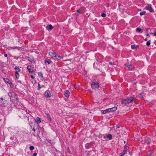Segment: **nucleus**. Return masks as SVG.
I'll list each match as a JSON object with an SVG mask.
<instances>
[{"instance_id":"obj_50","label":"nucleus","mask_w":156,"mask_h":156,"mask_svg":"<svg viewBox=\"0 0 156 156\" xmlns=\"http://www.w3.org/2000/svg\"><path fill=\"white\" fill-rule=\"evenodd\" d=\"M95 63H94V64H93V65H94H94H95Z\"/></svg>"},{"instance_id":"obj_35","label":"nucleus","mask_w":156,"mask_h":156,"mask_svg":"<svg viewBox=\"0 0 156 156\" xmlns=\"http://www.w3.org/2000/svg\"><path fill=\"white\" fill-rule=\"evenodd\" d=\"M138 95L140 96H139V97H141V98H143V95H142L141 94H139V95Z\"/></svg>"},{"instance_id":"obj_53","label":"nucleus","mask_w":156,"mask_h":156,"mask_svg":"<svg viewBox=\"0 0 156 156\" xmlns=\"http://www.w3.org/2000/svg\"><path fill=\"white\" fill-rule=\"evenodd\" d=\"M155 90L156 91V90Z\"/></svg>"},{"instance_id":"obj_3","label":"nucleus","mask_w":156,"mask_h":156,"mask_svg":"<svg viewBox=\"0 0 156 156\" xmlns=\"http://www.w3.org/2000/svg\"><path fill=\"white\" fill-rule=\"evenodd\" d=\"M125 68L127 70H132L133 69L134 67L131 65L126 64L125 65Z\"/></svg>"},{"instance_id":"obj_32","label":"nucleus","mask_w":156,"mask_h":156,"mask_svg":"<svg viewBox=\"0 0 156 156\" xmlns=\"http://www.w3.org/2000/svg\"><path fill=\"white\" fill-rule=\"evenodd\" d=\"M101 16L102 17H105L106 16V14L105 13H102L101 14Z\"/></svg>"},{"instance_id":"obj_42","label":"nucleus","mask_w":156,"mask_h":156,"mask_svg":"<svg viewBox=\"0 0 156 156\" xmlns=\"http://www.w3.org/2000/svg\"><path fill=\"white\" fill-rule=\"evenodd\" d=\"M114 128V126H113L112 127H111V129H112V128Z\"/></svg>"},{"instance_id":"obj_19","label":"nucleus","mask_w":156,"mask_h":156,"mask_svg":"<svg viewBox=\"0 0 156 156\" xmlns=\"http://www.w3.org/2000/svg\"><path fill=\"white\" fill-rule=\"evenodd\" d=\"M36 122L38 123L41 122V118L39 117H37L36 119Z\"/></svg>"},{"instance_id":"obj_9","label":"nucleus","mask_w":156,"mask_h":156,"mask_svg":"<svg viewBox=\"0 0 156 156\" xmlns=\"http://www.w3.org/2000/svg\"><path fill=\"white\" fill-rule=\"evenodd\" d=\"M108 109L109 112H113L117 110V108L116 107H113Z\"/></svg>"},{"instance_id":"obj_26","label":"nucleus","mask_w":156,"mask_h":156,"mask_svg":"<svg viewBox=\"0 0 156 156\" xmlns=\"http://www.w3.org/2000/svg\"><path fill=\"white\" fill-rule=\"evenodd\" d=\"M146 13V12L145 11H143L142 12H141L140 13V16H142V15L145 14Z\"/></svg>"},{"instance_id":"obj_52","label":"nucleus","mask_w":156,"mask_h":156,"mask_svg":"<svg viewBox=\"0 0 156 156\" xmlns=\"http://www.w3.org/2000/svg\"><path fill=\"white\" fill-rule=\"evenodd\" d=\"M38 86H39V84H38Z\"/></svg>"},{"instance_id":"obj_39","label":"nucleus","mask_w":156,"mask_h":156,"mask_svg":"<svg viewBox=\"0 0 156 156\" xmlns=\"http://www.w3.org/2000/svg\"><path fill=\"white\" fill-rule=\"evenodd\" d=\"M31 78H32V79H34V77L32 75H31Z\"/></svg>"},{"instance_id":"obj_44","label":"nucleus","mask_w":156,"mask_h":156,"mask_svg":"<svg viewBox=\"0 0 156 156\" xmlns=\"http://www.w3.org/2000/svg\"><path fill=\"white\" fill-rule=\"evenodd\" d=\"M88 89L87 88H86V90H87V91H88L89 90V89Z\"/></svg>"},{"instance_id":"obj_20","label":"nucleus","mask_w":156,"mask_h":156,"mask_svg":"<svg viewBox=\"0 0 156 156\" xmlns=\"http://www.w3.org/2000/svg\"><path fill=\"white\" fill-rule=\"evenodd\" d=\"M31 66L30 65H29L27 66V69L28 71L30 72H31Z\"/></svg>"},{"instance_id":"obj_23","label":"nucleus","mask_w":156,"mask_h":156,"mask_svg":"<svg viewBox=\"0 0 156 156\" xmlns=\"http://www.w3.org/2000/svg\"><path fill=\"white\" fill-rule=\"evenodd\" d=\"M136 31L137 32H142V30H141V29L140 28H136Z\"/></svg>"},{"instance_id":"obj_37","label":"nucleus","mask_w":156,"mask_h":156,"mask_svg":"<svg viewBox=\"0 0 156 156\" xmlns=\"http://www.w3.org/2000/svg\"><path fill=\"white\" fill-rule=\"evenodd\" d=\"M116 127L117 128H120L119 126L117 125H116Z\"/></svg>"},{"instance_id":"obj_7","label":"nucleus","mask_w":156,"mask_h":156,"mask_svg":"<svg viewBox=\"0 0 156 156\" xmlns=\"http://www.w3.org/2000/svg\"><path fill=\"white\" fill-rule=\"evenodd\" d=\"M44 95L46 98H50L51 96V94L50 91L48 90L45 92Z\"/></svg>"},{"instance_id":"obj_45","label":"nucleus","mask_w":156,"mask_h":156,"mask_svg":"<svg viewBox=\"0 0 156 156\" xmlns=\"http://www.w3.org/2000/svg\"><path fill=\"white\" fill-rule=\"evenodd\" d=\"M147 156H151V154H149Z\"/></svg>"},{"instance_id":"obj_21","label":"nucleus","mask_w":156,"mask_h":156,"mask_svg":"<svg viewBox=\"0 0 156 156\" xmlns=\"http://www.w3.org/2000/svg\"><path fill=\"white\" fill-rule=\"evenodd\" d=\"M15 69L16 70V72H17L18 73L20 72V69L18 67H17V66L15 67Z\"/></svg>"},{"instance_id":"obj_34","label":"nucleus","mask_w":156,"mask_h":156,"mask_svg":"<svg viewBox=\"0 0 156 156\" xmlns=\"http://www.w3.org/2000/svg\"><path fill=\"white\" fill-rule=\"evenodd\" d=\"M154 36H156V29L155 28L154 30Z\"/></svg>"},{"instance_id":"obj_16","label":"nucleus","mask_w":156,"mask_h":156,"mask_svg":"<svg viewBox=\"0 0 156 156\" xmlns=\"http://www.w3.org/2000/svg\"><path fill=\"white\" fill-rule=\"evenodd\" d=\"M51 62L52 61L50 59H48L45 61V63H47L48 64H50Z\"/></svg>"},{"instance_id":"obj_17","label":"nucleus","mask_w":156,"mask_h":156,"mask_svg":"<svg viewBox=\"0 0 156 156\" xmlns=\"http://www.w3.org/2000/svg\"><path fill=\"white\" fill-rule=\"evenodd\" d=\"M126 151L123 150L122 152L120 154V156H124L126 153Z\"/></svg>"},{"instance_id":"obj_41","label":"nucleus","mask_w":156,"mask_h":156,"mask_svg":"<svg viewBox=\"0 0 156 156\" xmlns=\"http://www.w3.org/2000/svg\"><path fill=\"white\" fill-rule=\"evenodd\" d=\"M109 64H111V65H113L112 63V62H109Z\"/></svg>"},{"instance_id":"obj_43","label":"nucleus","mask_w":156,"mask_h":156,"mask_svg":"<svg viewBox=\"0 0 156 156\" xmlns=\"http://www.w3.org/2000/svg\"><path fill=\"white\" fill-rule=\"evenodd\" d=\"M147 38H146L145 39H144V41H147Z\"/></svg>"},{"instance_id":"obj_27","label":"nucleus","mask_w":156,"mask_h":156,"mask_svg":"<svg viewBox=\"0 0 156 156\" xmlns=\"http://www.w3.org/2000/svg\"><path fill=\"white\" fill-rule=\"evenodd\" d=\"M28 59L29 61L32 63H33L34 62V60L33 58H29Z\"/></svg>"},{"instance_id":"obj_11","label":"nucleus","mask_w":156,"mask_h":156,"mask_svg":"<svg viewBox=\"0 0 156 156\" xmlns=\"http://www.w3.org/2000/svg\"><path fill=\"white\" fill-rule=\"evenodd\" d=\"M70 94V92L68 90H67L65 91L64 95L66 98H68Z\"/></svg>"},{"instance_id":"obj_1","label":"nucleus","mask_w":156,"mask_h":156,"mask_svg":"<svg viewBox=\"0 0 156 156\" xmlns=\"http://www.w3.org/2000/svg\"><path fill=\"white\" fill-rule=\"evenodd\" d=\"M134 98L133 97H130L129 98L124 99L121 101V103L122 104L126 105L132 102Z\"/></svg>"},{"instance_id":"obj_33","label":"nucleus","mask_w":156,"mask_h":156,"mask_svg":"<svg viewBox=\"0 0 156 156\" xmlns=\"http://www.w3.org/2000/svg\"><path fill=\"white\" fill-rule=\"evenodd\" d=\"M154 150H152L150 151V153L149 154H151H151H153L154 153Z\"/></svg>"},{"instance_id":"obj_12","label":"nucleus","mask_w":156,"mask_h":156,"mask_svg":"<svg viewBox=\"0 0 156 156\" xmlns=\"http://www.w3.org/2000/svg\"><path fill=\"white\" fill-rule=\"evenodd\" d=\"M46 28L47 30H51L53 29V27L50 24L48 26H46Z\"/></svg>"},{"instance_id":"obj_30","label":"nucleus","mask_w":156,"mask_h":156,"mask_svg":"<svg viewBox=\"0 0 156 156\" xmlns=\"http://www.w3.org/2000/svg\"><path fill=\"white\" fill-rule=\"evenodd\" d=\"M34 149V147L33 146H31L30 147V149L31 150H33Z\"/></svg>"},{"instance_id":"obj_14","label":"nucleus","mask_w":156,"mask_h":156,"mask_svg":"<svg viewBox=\"0 0 156 156\" xmlns=\"http://www.w3.org/2000/svg\"><path fill=\"white\" fill-rule=\"evenodd\" d=\"M38 75L39 77L41 78V79H43V76L41 72H39L38 73Z\"/></svg>"},{"instance_id":"obj_31","label":"nucleus","mask_w":156,"mask_h":156,"mask_svg":"<svg viewBox=\"0 0 156 156\" xmlns=\"http://www.w3.org/2000/svg\"><path fill=\"white\" fill-rule=\"evenodd\" d=\"M128 150V147L127 146H125L124 147V150L125 151H126L127 152Z\"/></svg>"},{"instance_id":"obj_47","label":"nucleus","mask_w":156,"mask_h":156,"mask_svg":"<svg viewBox=\"0 0 156 156\" xmlns=\"http://www.w3.org/2000/svg\"><path fill=\"white\" fill-rule=\"evenodd\" d=\"M117 134H119V132H117Z\"/></svg>"},{"instance_id":"obj_8","label":"nucleus","mask_w":156,"mask_h":156,"mask_svg":"<svg viewBox=\"0 0 156 156\" xmlns=\"http://www.w3.org/2000/svg\"><path fill=\"white\" fill-rule=\"evenodd\" d=\"M151 140L148 137H145V138L144 141L145 143L147 144H149L151 142Z\"/></svg>"},{"instance_id":"obj_5","label":"nucleus","mask_w":156,"mask_h":156,"mask_svg":"<svg viewBox=\"0 0 156 156\" xmlns=\"http://www.w3.org/2000/svg\"><path fill=\"white\" fill-rule=\"evenodd\" d=\"M145 9L148 10L151 12H153L154 11L153 9L151 7V4H148L147 6H146L145 8Z\"/></svg>"},{"instance_id":"obj_38","label":"nucleus","mask_w":156,"mask_h":156,"mask_svg":"<svg viewBox=\"0 0 156 156\" xmlns=\"http://www.w3.org/2000/svg\"><path fill=\"white\" fill-rule=\"evenodd\" d=\"M4 56L5 57H7V54H4Z\"/></svg>"},{"instance_id":"obj_46","label":"nucleus","mask_w":156,"mask_h":156,"mask_svg":"<svg viewBox=\"0 0 156 156\" xmlns=\"http://www.w3.org/2000/svg\"><path fill=\"white\" fill-rule=\"evenodd\" d=\"M104 139H105L106 138V137L105 136H104Z\"/></svg>"},{"instance_id":"obj_25","label":"nucleus","mask_w":156,"mask_h":156,"mask_svg":"<svg viewBox=\"0 0 156 156\" xmlns=\"http://www.w3.org/2000/svg\"><path fill=\"white\" fill-rule=\"evenodd\" d=\"M56 59H58V60H60L63 57H62L60 56H57V57H56Z\"/></svg>"},{"instance_id":"obj_10","label":"nucleus","mask_w":156,"mask_h":156,"mask_svg":"<svg viewBox=\"0 0 156 156\" xmlns=\"http://www.w3.org/2000/svg\"><path fill=\"white\" fill-rule=\"evenodd\" d=\"M49 55L51 57H57V55H56L55 53L54 52H49Z\"/></svg>"},{"instance_id":"obj_6","label":"nucleus","mask_w":156,"mask_h":156,"mask_svg":"<svg viewBox=\"0 0 156 156\" xmlns=\"http://www.w3.org/2000/svg\"><path fill=\"white\" fill-rule=\"evenodd\" d=\"M92 88H98L99 87L98 83L97 81L93 82L91 84Z\"/></svg>"},{"instance_id":"obj_15","label":"nucleus","mask_w":156,"mask_h":156,"mask_svg":"<svg viewBox=\"0 0 156 156\" xmlns=\"http://www.w3.org/2000/svg\"><path fill=\"white\" fill-rule=\"evenodd\" d=\"M4 80L5 82H7L10 84H12V83H11V82H10V81L9 79H4Z\"/></svg>"},{"instance_id":"obj_22","label":"nucleus","mask_w":156,"mask_h":156,"mask_svg":"<svg viewBox=\"0 0 156 156\" xmlns=\"http://www.w3.org/2000/svg\"><path fill=\"white\" fill-rule=\"evenodd\" d=\"M46 115L48 119L51 121V118L50 117V115L48 114H46Z\"/></svg>"},{"instance_id":"obj_13","label":"nucleus","mask_w":156,"mask_h":156,"mask_svg":"<svg viewBox=\"0 0 156 156\" xmlns=\"http://www.w3.org/2000/svg\"><path fill=\"white\" fill-rule=\"evenodd\" d=\"M109 112V111L108 109L105 110H102L101 111V113L102 114H105Z\"/></svg>"},{"instance_id":"obj_48","label":"nucleus","mask_w":156,"mask_h":156,"mask_svg":"<svg viewBox=\"0 0 156 156\" xmlns=\"http://www.w3.org/2000/svg\"><path fill=\"white\" fill-rule=\"evenodd\" d=\"M33 131H34V132H35V129H33Z\"/></svg>"},{"instance_id":"obj_49","label":"nucleus","mask_w":156,"mask_h":156,"mask_svg":"<svg viewBox=\"0 0 156 156\" xmlns=\"http://www.w3.org/2000/svg\"><path fill=\"white\" fill-rule=\"evenodd\" d=\"M126 141H124V143L125 144H126Z\"/></svg>"},{"instance_id":"obj_29","label":"nucleus","mask_w":156,"mask_h":156,"mask_svg":"<svg viewBox=\"0 0 156 156\" xmlns=\"http://www.w3.org/2000/svg\"><path fill=\"white\" fill-rule=\"evenodd\" d=\"M136 46L135 44H134L133 45H132L131 46V48L133 49H135L136 48Z\"/></svg>"},{"instance_id":"obj_2","label":"nucleus","mask_w":156,"mask_h":156,"mask_svg":"<svg viewBox=\"0 0 156 156\" xmlns=\"http://www.w3.org/2000/svg\"><path fill=\"white\" fill-rule=\"evenodd\" d=\"M6 105V101L2 98H1L0 99V106L2 107H5Z\"/></svg>"},{"instance_id":"obj_36","label":"nucleus","mask_w":156,"mask_h":156,"mask_svg":"<svg viewBox=\"0 0 156 156\" xmlns=\"http://www.w3.org/2000/svg\"><path fill=\"white\" fill-rule=\"evenodd\" d=\"M37 155V153H34V154H33V156H36Z\"/></svg>"},{"instance_id":"obj_28","label":"nucleus","mask_w":156,"mask_h":156,"mask_svg":"<svg viewBox=\"0 0 156 156\" xmlns=\"http://www.w3.org/2000/svg\"><path fill=\"white\" fill-rule=\"evenodd\" d=\"M151 44V41L149 40L148 41H147L146 43V45L147 46H149Z\"/></svg>"},{"instance_id":"obj_4","label":"nucleus","mask_w":156,"mask_h":156,"mask_svg":"<svg viewBox=\"0 0 156 156\" xmlns=\"http://www.w3.org/2000/svg\"><path fill=\"white\" fill-rule=\"evenodd\" d=\"M85 10V8L83 7L81 8L79 10H77L76 11V12L75 13V15H78L79 13H83Z\"/></svg>"},{"instance_id":"obj_51","label":"nucleus","mask_w":156,"mask_h":156,"mask_svg":"<svg viewBox=\"0 0 156 156\" xmlns=\"http://www.w3.org/2000/svg\"><path fill=\"white\" fill-rule=\"evenodd\" d=\"M139 10H140V11H141V9H140Z\"/></svg>"},{"instance_id":"obj_40","label":"nucleus","mask_w":156,"mask_h":156,"mask_svg":"<svg viewBox=\"0 0 156 156\" xmlns=\"http://www.w3.org/2000/svg\"><path fill=\"white\" fill-rule=\"evenodd\" d=\"M146 36H149V37H150V35H149V34H146Z\"/></svg>"},{"instance_id":"obj_18","label":"nucleus","mask_w":156,"mask_h":156,"mask_svg":"<svg viewBox=\"0 0 156 156\" xmlns=\"http://www.w3.org/2000/svg\"><path fill=\"white\" fill-rule=\"evenodd\" d=\"M106 137L109 140H111L112 138V136L111 134H109L107 135Z\"/></svg>"},{"instance_id":"obj_24","label":"nucleus","mask_w":156,"mask_h":156,"mask_svg":"<svg viewBox=\"0 0 156 156\" xmlns=\"http://www.w3.org/2000/svg\"><path fill=\"white\" fill-rule=\"evenodd\" d=\"M15 75L16 76V77L17 79H18L20 76V75L17 72H15Z\"/></svg>"}]
</instances>
